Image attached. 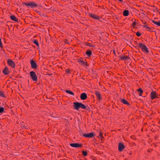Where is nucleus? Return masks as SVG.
<instances>
[{
  "mask_svg": "<svg viewBox=\"0 0 160 160\" xmlns=\"http://www.w3.org/2000/svg\"><path fill=\"white\" fill-rule=\"evenodd\" d=\"M120 2H122L123 1V0H118Z\"/></svg>",
  "mask_w": 160,
  "mask_h": 160,
  "instance_id": "obj_38",
  "label": "nucleus"
},
{
  "mask_svg": "<svg viewBox=\"0 0 160 160\" xmlns=\"http://www.w3.org/2000/svg\"><path fill=\"white\" fill-rule=\"evenodd\" d=\"M73 108L77 110H78L80 108L83 109H86V107L81 103L75 102L73 103Z\"/></svg>",
  "mask_w": 160,
  "mask_h": 160,
  "instance_id": "obj_1",
  "label": "nucleus"
},
{
  "mask_svg": "<svg viewBox=\"0 0 160 160\" xmlns=\"http://www.w3.org/2000/svg\"><path fill=\"white\" fill-rule=\"evenodd\" d=\"M8 63L9 65L10 66L14 68L15 65L13 62L11 60H9L8 61Z\"/></svg>",
  "mask_w": 160,
  "mask_h": 160,
  "instance_id": "obj_12",
  "label": "nucleus"
},
{
  "mask_svg": "<svg viewBox=\"0 0 160 160\" xmlns=\"http://www.w3.org/2000/svg\"><path fill=\"white\" fill-rule=\"evenodd\" d=\"M3 73L5 74H8V71L7 68H5L3 71Z\"/></svg>",
  "mask_w": 160,
  "mask_h": 160,
  "instance_id": "obj_20",
  "label": "nucleus"
},
{
  "mask_svg": "<svg viewBox=\"0 0 160 160\" xmlns=\"http://www.w3.org/2000/svg\"><path fill=\"white\" fill-rule=\"evenodd\" d=\"M143 26L145 28H146L147 29H148V30H149V29H151L150 27H149L146 25H143Z\"/></svg>",
  "mask_w": 160,
  "mask_h": 160,
  "instance_id": "obj_23",
  "label": "nucleus"
},
{
  "mask_svg": "<svg viewBox=\"0 0 160 160\" xmlns=\"http://www.w3.org/2000/svg\"><path fill=\"white\" fill-rule=\"evenodd\" d=\"M135 43H136V44L137 45V46H138V42L137 41L135 42Z\"/></svg>",
  "mask_w": 160,
  "mask_h": 160,
  "instance_id": "obj_35",
  "label": "nucleus"
},
{
  "mask_svg": "<svg viewBox=\"0 0 160 160\" xmlns=\"http://www.w3.org/2000/svg\"><path fill=\"white\" fill-rule=\"evenodd\" d=\"M136 47H139L141 48L142 51L144 53H148L149 50L147 46L141 42L139 43L138 46H136Z\"/></svg>",
  "mask_w": 160,
  "mask_h": 160,
  "instance_id": "obj_2",
  "label": "nucleus"
},
{
  "mask_svg": "<svg viewBox=\"0 0 160 160\" xmlns=\"http://www.w3.org/2000/svg\"><path fill=\"white\" fill-rule=\"evenodd\" d=\"M65 43H68H68H67V42H65Z\"/></svg>",
  "mask_w": 160,
  "mask_h": 160,
  "instance_id": "obj_41",
  "label": "nucleus"
},
{
  "mask_svg": "<svg viewBox=\"0 0 160 160\" xmlns=\"http://www.w3.org/2000/svg\"><path fill=\"white\" fill-rule=\"evenodd\" d=\"M10 18L12 20L14 21H15L17 22H18V19H17L15 16L13 15H12L10 16Z\"/></svg>",
  "mask_w": 160,
  "mask_h": 160,
  "instance_id": "obj_19",
  "label": "nucleus"
},
{
  "mask_svg": "<svg viewBox=\"0 0 160 160\" xmlns=\"http://www.w3.org/2000/svg\"><path fill=\"white\" fill-rule=\"evenodd\" d=\"M23 5H25L28 8H35L38 6L37 4L34 2H30L28 3L22 2Z\"/></svg>",
  "mask_w": 160,
  "mask_h": 160,
  "instance_id": "obj_3",
  "label": "nucleus"
},
{
  "mask_svg": "<svg viewBox=\"0 0 160 160\" xmlns=\"http://www.w3.org/2000/svg\"><path fill=\"white\" fill-rule=\"evenodd\" d=\"M146 23V22H144L143 23H144V24H145V23Z\"/></svg>",
  "mask_w": 160,
  "mask_h": 160,
  "instance_id": "obj_39",
  "label": "nucleus"
},
{
  "mask_svg": "<svg viewBox=\"0 0 160 160\" xmlns=\"http://www.w3.org/2000/svg\"><path fill=\"white\" fill-rule=\"evenodd\" d=\"M120 60H127L129 58V57L127 56H120Z\"/></svg>",
  "mask_w": 160,
  "mask_h": 160,
  "instance_id": "obj_15",
  "label": "nucleus"
},
{
  "mask_svg": "<svg viewBox=\"0 0 160 160\" xmlns=\"http://www.w3.org/2000/svg\"><path fill=\"white\" fill-rule=\"evenodd\" d=\"M113 52L115 55L116 54L115 50H113Z\"/></svg>",
  "mask_w": 160,
  "mask_h": 160,
  "instance_id": "obj_37",
  "label": "nucleus"
},
{
  "mask_svg": "<svg viewBox=\"0 0 160 160\" xmlns=\"http://www.w3.org/2000/svg\"><path fill=\"white\" fill-rule=\"evenodd\" d=\"M129 11L128 10H125L123 12V15L124 16H127L129 14Z\"/></svg>",
  "mask_w": 160,
  "mask_h": 160,
  "instance_id": "obj_18",
  "label": "nucleus"
},
{
  "mask_svg": "<svg viewBox=\"0 0 160 160\" xmlns=\"http://www.w3.org/2000/svg\"><path fill=\"white\" fill-rule=\"evenodd\" d=\"M136 35L138 37H140L141 35V34L139 32H137L136 33Z\"/></svg>",
  "mask_w": 160,
  "mask_h": 160,
  "instance_id": "obj_28",
  "label": "nucleus"
},
{
  "mask_svg": "<svg viewBox=\"0 0 160 160\" xmlns=\"http://www.w3.org/2000/svg\"><path fill=\"white\" fill-rule=\"evenodd\" d=\"M87 98V95L85 93L83 92L81 94L80 98L81 100H84L86 99Z\"/></svg>",
  "mask_w": 160,
  "mask_h": 160,
  "instance_id": "obj_11",
  "label": "nucleus"
},
{
  "mask_svg": "<svg viewBox=\"0 0 160 160\" xmlns=\"http://www.w3.org/2000/svg\"><path fill=\"white\" fill-rule=\"evenodd\" d=\"M139 92L141 93H142L143 92L141 88H139L137 90Z\"/></svg>",
  "mask_w": 160,
  "mask_h": 160,
  "instance_id": "obj_27",
  "label": "nucleus"
},
{
  "mask_svg": "<svg viewBox=\"0 0 160 160\" xmlns=\"http://www.w3.org/2000/svg\"><path fill=\"white\" fill-rule=\"evenodd\" d=\"M87 45L88 46H90V47H92V45H91V44L89 43H87Z\"/></svg>",
  "mask_w": 160,
  "mask_h": 160,
  "instance_id": "obj_34",
  "label": "nucleus"
},
{
  "mask_svg": "<svg viewBox=\"0 0 160 160\" xmlns=\"http://www.w3.org/2000/svg\"><path fill=\"white\" fill-rule=\"evenodd\" d=\"M89 15L90 17L95 19L97 20H99L100 19V18L99 16H96V15L92 13H89Z\"/></svg>",
  "mask_w": 160,
  "mask_h": 160,
  "instance_id": "obj_13",
  "label": "nucleus"
},
{
  "mask_svg": "<svg viewBox=\"0 0 160 160\" xmlns=\"http://www.w3.org/2000/svg\"><path fill=\"white\" fill-rule=\"evenodd\" d=\"M152 22L153 23H154L156 25L158 21H156L154 20H152Z\"/></svg>",
  "mask_w": 160,
  "mask_h": 160,
  "instance_id": "obj_30",
  "label": "nucleus"
},
{
  "mask_svg": "<svg viewBox=\"0 0 160 160\" xmlns=\"http://www.w3.org/2000/svg\"><path fill=\"white\" fill-rule=\"evenodd\" d=\"M65 43H68H68H67V42H65Z\"/></svg>",
  "mask_w": 160,
  "mask_h": 160,
  "instance_id": "obj_40",
  "label": "nucleus"
},
{
  "mask_svg": "<svg viewBox=\"0 0 160 160\" xmlns=\"http://www.w3.org/2000/svg\"><path fill=\"white\" fill-rule=\"evenodd\" d=\"M137 22L135 21H134L132 23V26L134 27L137 24Z\"/></svg>",
  "mask_w": 160,
  "mask_h": 160,
  "instance_id": "obj_33",
  "label": "nucleus"
},
{
  "mask_svg": "<svg viewBox=\"0 0 160 160\" xmlns=\"http://www.w3.org/2000/svg\"><path fill=\"white\" fill-rule=\"evenodd\" d=\"M92 52L90 50H88L86 52V54L88 57H90L92 54Z\"/></svg>",
  "mask_w": 160,
  "mask_h": 160,
  "instance_id": "obj_17",
  "label": "nucleus"
},
{
  "mask_svg": "<svg viewBox=\"0 0 160 160\" xmlns=\"http://www.w3.org/2000/svg\"><path fill=\"white\" fill-rule=\"evenodd\" d=\"M78 62L81 65L83 66L85 65L87 66L88 65V64L87 63H86L83 60H80Z\"/></svg>",
  "mask_w": 160,
  "mask_h": 160,
  "instance_id": "obj_14",
  "label": "nucleus"
},
{
  "mask_svg": "<svg viewBox=\"0 0 160 160\" xmlns=\"http://www.w3.org/2000/svg\"><path fill=\"white\" fill-rule=\"evenodd\" d=\"M95 134L93 132H91L88 133H84L83 134V136L85 137H87L89 138H92L94 136Z\"/></svg>",
  "mask_w": 160,
  "mask_h": 160,
  "instance_id": "obj_7",
  "label": "nucleus"
},
{
  "mask_svg": "<svg viewBox=\"0 0 160 160\" xmlns=\"http://www.w3.org/2000/svg\"><path fill=\"white\" fill-rule=\"evenodd\" d=\"M82 154L84 156H86L87 155V153L86 151H82Z\"/></svg>",
  "mask_w": 160,
  "mask_h": 160,
  "instance_id": "obj_25",
  "label": "nucleus"
},
{
  "mask_svg": "<svg viewBox=\"0 0 160 160\" xmlns=\"http://www.w3.org/2000/svg\"><path fill=\"white\" fill-rule=\"evenodd\" d=\"M21 124V126H20L21 128H22V129H23L24 128H26L25 126V125H23L22 124Z\"/></svg>",
  "mask_w": 160,
  "mask_h": 160,
  "instance_id": "obj_31",
  "label": "nucleus"
},
{
  "mask_svg": "<svg viewBox=\"0 0 160 160\" xmlns=\"http://www.w3.org/2000/svg\"><path fill=\"white\" fill-rule=\"evenodd\" d=\"M65 91L67 93H69V94L71 95H72L73 96H74V93L72 91L69 90H66Z\"/></svg>",
  "mask_w": 160,
  "mask_h": 160,
  "instance_id": "obj_21",
  "label": "nucleus"
},
{
  "mask_svg": "<svg viewBox=\"0 0 160 160\" xmlns=\"http://www.w3.org/2000/svg\"><path fill=\"white\" fill-rule=\"evenodd\" d=\"M0 96L2 97H4L3 93L2 92H0Z\"/></svg>",
  "mask_w": 160,
  "mask_h": 160,
  "instance_id": "obj_32",
  "label": "nucleus"
},
{
  "mask_svg": "<svg viewBox=\"0 0 160 160\" xmlns=\"http://www.w3.org/2000/svg\"><path fill=\"white\" fill-rule=\"evenodd\" d=\"M125 148L124 145L121 142H119L118 143V149L119 151H122Z\"/></svg>",
  "mask_w": 160,
  "mask_h": 160,
  "instance_id": "obj_10",
  "label": "nucleus"
},
{
  "mask_svg": "<svg viewBox=\"0 0 160 160\" xmlns=\"http://www.w3.org/2000/svg\"><path fill=\"white\" fill-rule=\"evenodd\" d=\"M30 75L31 78L33 81L37 82L38 80V77L35 72L34 71H31L30 72Z\"/></svg>",
  "mask_w": 160,
  "mask_h": 160,
  "instance_id": "obj_4",
  "label": "nucleus"
},
{
  "mask_svg": "<svg viewBox=\"0 0 160 160\" xmlns=\"http://www.w3.org/2000/svg\"><path fill=\"white\" fill-rule=\"evenodd\" d=\"M30 63L31 65V67L32 68L36 69L38 67V65L35 62L33 59L30 61Z\"/></svg>",
  "mask_w": 160,
  "mask_h": 160,
  "instance_id": "obj_5",
  "label": "nucleus"
},
{
  "mask_svg": "<svg viewBox=\"0 0 160 160\" xmlns=\"http://www.w3.org/2000/svg\"><path fill=\"white\" fill-rule=\"evenodd\" d=\"M160 26V21H158L157 24L156 25V27Z\"/></svg>",
  "mask_w": 160,
  "mask_h": 160,
  "instance_id": "obj_29",
  "label": "nucleus"
},
{
  "mask_svg": "<svg viewBox=\"0 0 160 160\" xmlns=\"http://www.w3.org/2000/svg\"><path fill=\"white\" fill-rule=\"evenodd\" d=\"M139 96H141L142 95V93H140L139 94Z\"/></svg>",
  "mask_w": 160,
  "mask_h": 160,
  "instance_id": "obj_36",
  "label": "nucleus"
},
{
  "mask_svg": "<svg viewBox=\"0 0 160 160\" xmlns=\"http://www.w3.org/2000/svg\"><path fill=\"white\" fill-rule=\"evenodd\" d=\"M4 110V108L3 107H0V113L2 112Z\"/></svg>",
  "mask_w": 160,
  "mask_h": 160,
  "instance_id": "obj_26",
  "label": "nucleus"
},
{
  "mask_svg": "<svg viewBox=\"0 0 160 160\" xmlns=\"http://www.w3.org/2000/svg\"><path fill=\"white\" fill-rule=\"evenodd\" d=\"M33 42L37 46H39V43L38 41L36 39H34L33 40Z\"/></svg>",
  "mask_w": 160,
  "mask_h": 160,
  "instance_id": "obj_22",
  "label": "nucleus"
},
{
  "mask_svg": "<svg viewBox=\"0 0 160 160\" xmlns=\"http://www.w3.org/2000/svg\"><path fill=\"white\" fill-rule=\"evenodd\" d=\"M98 138L99 139L102 138H103L102 134V132H100V134L98 136Z\"/></svg>",
  "mask_w": 160,
  "mask_h": 160,
  "instance_id": "obj_24",
  "label": "nucleus"
},
{
  "mask_svg": "<svg viewBox=\"0 0 160 160\" xmlns=\"http://www.w3.org/2000/svg\"><path fill=\"white\" fill-rule=\"evenodd\" d=\"M95 94L96 95L97 98H98V100H100L102 99V98L101 96V94L99 91H96L95 92Z\"/></svg>",
  "mask_w": 160,
  "mask_h": 160,
  "instance_id": "obj_9",
  "label": "nucleus"
},
{
  "mask_svg": "<svg viewBox=\"0 0 160 160\" xmlns=\"http://www.w3.org/2000/svg\"><path fill=\"white\" fill-rule=\"evenodd\" d=\"M150 97L151 99L152 100H154L155 98H158L156 92L153 91H152L150 93Z\"/></svg>",
  "mask_w": 160,
  "mask_h": 160,
  "instance_id": "obj_6",
  "label": "nucleus"
},
{
  "mask_svg": "<svg viewBox=\"0 0 160 160\" xmlns=\"http://www.w3.org/2000/svg\"><path fill=\"white\" fill-rule=\"evenodd\" d=\"M70 146L72 147L78 148L82 147V145L78 143H72L70 144Z\"/></svg>",
  "mask_w": 160,
  "mask_h": 160,
  "instance_id": "obj_8",
  "label": "nucleus"
},
{
  "mask_svg": "<svg viewBox=\"0 0 160 160\" xmlns=\"http://www.w3.org/2000/svg\"><path fill=\"white\" fill-rule=\"evenodd\" d=\"M121 100L122 103L123 104L127 105H129L130 104L128 103L127 101L124 99H121Z\"/></svg>",
  "mask_w": 160,
  "mask_h": 160,
  "instance_id": "obj_16",
  "label": "nucleus"
}]
</instances>
